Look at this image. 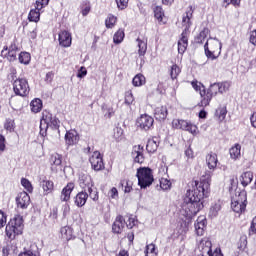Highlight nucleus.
I'll return each instance as SVG.
<instances>
[{"label":"nucleus","instance_id":"39448f33","mask_svg":"<svg viewBox=\"0 0 256 256\" xmlns=\"http://www.w3.org/2000/svg\"><path fill=\"white\" fill-rule=\"evenodd\" d=\"M221 42L217 39L207 40L204 45V53L207 59H211V61H215V59H219L221 55Z\"/></svg>","mask_w":256,"mask_h":256},{"label":"nucleus","instance_id":"423d86ee","mask_svg":"<svg viewBox=\"0 0 256 256\" xmlns=\"http://www.w3.org/2000/svg\"><path fill=\"white\" fill-rule=\"evenodd\" d=\"M21 51L17 39H14L10 45H5L1 50L2 59H7L9 63H15L17 60V54Z\"/></svg>","mask_w":256,"mask_h":256},{"label":"nucleus","instance_id":"2eb2a0df","mask_svg":"<svg viewBox=\"0 0 256 256\" xmlns=\"http://www.w3.org/2000/svg\"><path fill=\"white\" fill-rule=\"evenodd\" d=\"M58 42L60 47L68 48L71 47L73 43V36L71 35V32L67 30H62L58 34Z\"/></svg>","mask_w":256,"mask_h":256},{"label":"nucleus","instance_id":"bb28decb","mask_svg":"<svg viewBox=\"0 0 256 256\" xmlns=\"http://www.w3.org/2000/svg\"><path fill=\"white\" fill-rule=\"evenodd\" d=\"M153 13L159 25H167L168 19L167 16L165 15V10H163L162 6H155L153 8Z\"/></svg>","mask_w":256,"mask_h":256},{"label":"nucleus","instance_id":"de8ad7c7","mask_svg":"<svg viewBox=\"0 0 256 256\" xmlns=\"http://www.w3.org/2000/svg\"><path fill=\"white\" fill-rule=\"evenodd\" d=\"M80 11L83 17H87L91 13V2L83 1L80 5Z\"/></svg>","mask_w":256,"mask_h":256},{"label":"nucleus","instance_id":"a211bd4d","mask_svg":"<svg viewBox=\"0 0 256 256\" xmlns=\"http://www.w3.org/2000/svg\"><path fill=\"white\" fill-rule=\"evenodd\" d=\"M42 121H44L45 125L48 127H52V129H59V119L53 117V114L47 110L42 112Z\"/></svg>","mask_w":256,"mask_h":256},{"label":"nucleus","instance_id":"864d4df0","mask_svg":"<svg viewBox=\"0 0 256 256\" xmlns=\"http://www.w3.org/2000/svg\"><path fill=\"white\" fill-rule=\"evenodd\" d=\"M4 129L9 131V133H13V131H15V120L11 118L6 119V122L4 123Z\"/></svg>","mask_w":256,"mask_h":256},{"label":"nucleus","instance_id":"aec40b11","mask_svg":"<svg viewBox=\"0 0 256 256\" xmlns=\"http://www.w3.org/2000/svg\"><path fill=\"white\" fill-rule=\"evenodd\" d=\"M195 232L198 237H203L207 230V218L205 216H199L194 223Z\"/></svg>","mask_w":256,"mask_h":256},{"label":"nucleus","instance_id":"2f4dec72","mask_svg":"<svg viewBox=\"0 0 256 256\" xmlns=\"http://www.w3.org/2000/svg\"><path fill=\"white\" fill-rule=\"evenodd\" d=\"M87 199H89V194L87 191H81L74 197V203L76 207H85V203H87Z\"/></svg>","mask_w":256,"mask_h":256},{"label":"nucleus","instance_id":"412c9836","mask_svg":"<svg viewBox=\"0 0 256 256\" xmlns=\"http://www.w3.org/2000/svg\"><path fill=\"white\" fill-rule=\"evenodd\" d=\"M127 222H125V218L122 215L116 216L113 224H112V233L115 235H121L123 233V230L125 229V225Z\"/></svg>","mask_w":256,"mask_h":256},{"label":"nucleus","instance_id":"7ed1b4c3","mask_svg":"<svg viewBox=\"0 0 256 256\" xmlns=\"http://www.w3.org/2000/svg\"><path fill=\"white\" fill-rule=\"evenodd\" d=\"M136 177L138 179V185L140 189H147L153 185L155 177L153 176V169L149 167H140L136 171Z\"/></svg>","mask_w":256,"mask_h":256},{"label":"nucleus","instance_id":"7c9ffc66","mask_svg":"<svg viewBox=\"0 0 256 256\" xmlns=\"http://www.w3.org/2000/svg\"><path fill=\"white\" fill-rule=\"evenodd\" d=\"M159 137L153 136L152 138H149L146 145V151L148 153H155L157 149H159Z\"/></svg>","mask_w":256,"mask_h":256},{"label":"nucleus","instance_id":"a19ab883","mask_svg":"<svg viewBox=\"0 0 256 256\" xmlns=\"http://www.w3.org/2000/svg\"><path fill=\"white\" fill-rule=\"evenodd\" d=\"M209 36V28H204L200 33L195 37V43L199 45H203L205 41H207V37Z\"/></svg>","mask_w":256,"mask_h":256},{"label":"nucleus","instance_id":"c85d7f7f","mask_svg":"<svg viewBox=\"0 0 256 256\" xmlns=\"http://www.w3.org/2000/svg\"><path fill=\"white\" fill-rule=\"evenodd\" d=\"M73 189H75V183L69 182L61 191V201H69L71 199V193H73Z\"/></svg>","mask_w":256,"mask_h":256},{"label":"nucleus","instance_id":"c756f323","mask_svg":"<svg viewBox=\"0 0 256 256\" xmlns=\"http://www.w3.org/2000/svg\"><path fill=\"white\" fill-rule=\"evenodd\" d=\"M167 115H169L167 106H158L154 110V117L156 121H165L167 119Z\"/></svg>","mask_w":256,"mask_h":256},{"label":"nucleus","instance_id":"09e8293b","mask_svg":"<svg viewBox=\"0 0 256 256\" xmlns=\"http://www.w3.org/2000/svg\"><path fill=\"white\" fill-rule=\"evenodd\" d=\"M117 25V17L113 14H108L105 20L106 29H113Z\"/></svg>","mask_w":256,"mask_h":256},{"label":"nucleus","instance_id":"49530a36","mask_svg":"<svg viewBox=\"0 0 256 256\" xmlns=\"http://www.w3.org/2000/svg\"><path fill=\"white\" fill-rule=\"evenodd\" d=\"M113 139H115L117 143L125 139V135L123 134V128L115 127L113 129Z\"/></svg>","mask_w":256,"mask_h":256},{"label":"nucleus","instance_id":"dca6fc26","mask_svg":"<svg viewBox=\"0 0 256 256\" xmlns=\"http://www.w3.org/2000/svg\"><path fill=\"white\" fill-rule=\"evenodd\" d=\"M60 238L65 241L66 247H69V241H74L77 236H75L71 226H63L60 228Z\"/></svg>","mask_w":256,"mask_h":256},{"label":"nucleus","instance_id":"603ef678","mask_svg":"<svg viewBox=\"0 0 256 256\" xmlns=\"http://www.w3.org/2000/svg\"><path fill=\"white\" fill-rule=\"evenodd\" d=\"M88 192V197L92 199V201H99V192H97V188L90 187L86 190Z\"/></svg>","mask_w":256,"mask_h":256},{"label":"nucleus","instance_id":"473e14b6","mask_svg":"<svg viewBox=\"0 0 256 256\" xmlns=\"http://www.w3.org/2000/svg\"><path fill=\"white\" fill-rule=\"evenodd\" d=\"M147 38L145 37H138L136 39L137 47H138V55L139 57H145L147 54Z\"/></svg>","mask_w":256,"mask_h":256},{"label":"nucleus","instance_id":"5701e85b","mask_svg":"<svg viewBox=\"0 0 256 256\" xmlns=\"http://www.w3.org/2000/svg\"><path fill=\"white\" fill-rule=\"evenodd\" d=\"M78 182H79L80 187L84 191H87V189H90L91 187H94L93 178H91V175H89L87 173H81L79 175Z\"/></svg>","mask_w":256,"mask_h":256},{"label":"nucleus","instance_id":"69168bd1","mask_svg":"<svg viewBox=\"0 0 256 256\" xmlns=\"http://www.w3.org/2000/svg\"><path fill=\"white\" fill-rule=\"evenodd\" d=\"M249 235H256V216L251 221Z\"/></svg>","mask_w":256,"mask_h":256},{"label":"nucleus","instance_id":"1a4fd4ad","mask_svg":"<svg viewBox=\"0 0 256 256\" xmlns=\"http://www.w3.org/2000/svg\"><path fill=\"white\" fill-rule=\"evenodd\" d=\"M49 5V0H36L35 9H31L28 14L30 23H39L41 21V10Z\"/></svg>","mask_w":256,"mask_h":256},{"label":"nucleus","instance_id":"f8f14e48","mask_svg":"<svg viewBox=\"0 0 256 256\" xmlns=\"http://www.w3.org/2000/svg\"><path fill=\"white\" fill-rule=\"evenodd\" d=\"M184 211L188 217H195L199 211L205 207L203 202H196V201H184Z\"/></svg>","mask_w":256,"mask_h":256},{"label":"nucleus","instance_id":"f03ea898","mask_svg":"<svg viewBox=\"0 0 256 256\" xmlns=\"http://www.w3.org/2000/svg\"><path fill=\"white\" fill-rule=\"evenodd\" d=\"M23 229H25L23 216L17 215L13 219H10L6 225L5 233L10 241H14L18 235H23Z\"/></svg>","mask_w":256,"mask_h":256},{"label":"nucleus","instance_id":"f3484780","mask_svg":"<svg viewBox=\"0 0 256 256\" xmlns=\"http://www.w3.org/2000/svg\"><path fill=\"white\" fill-rule=\"evenodd\" d=\"M15 200L17 207L20 209H27L31 204V197L25 191L18 193Z\"/></svg>","mask_w":256,"mask_h":256},{"label":"nucleus","instance_id":"ea45409f","mask_svg":"<svg viewBox=\"0 0 256 256\" xmlns=\"http://www.w3.org/2000/svg\"><path fill=\"white\" fill-rule=\"evenodd\" d=\"M145 83H147V78L141 73L136 74L132 79L133 87H143Z\"/></svg>","mask_w":256,"mask_h":256},{"label":"nucleus","instance_id":"6e6552de","mask_svg":"<svg viewBox=\"0 0 256 256\" xmlns=\"http://www.w3.org/2000/svg\"><path fill=\"white\" fill-rule=\"evenodd\" d=\"M13 91L18 97H28L31 88L29 87V81L25 78H16L13 83Z\"/></svg>","mask_w":256,"mask_h":256},{"label":"nucleus","instance_id":"e2e57ef3","mask_svg":"<svg viewBox=\"0 0 256 256\" xmlns=\"http://www.w3.org/2000/svg\"><path fill=\"white\" fill-rule=\"evenodd\" d=\"M7 225V214L0 210V229H3Z\"/></svg>","mask_w":256,"mask_h":256},{"label":"nucleus","instance_id":"f704fd0d","mask_svg":"<svg viewBox=\"0 0 256 256\" xmlns=\"http://www.w3.org/2000/svg\"><path fill=\"white\" fill-rule=\"evenodd\" d=\"M51 171H57V167H61L63 163V156L61 154H53L50 158Z\"/></svg>","mask_w":256,"mask_h":256},{"label":"nucleus","instance_id":"6e6d98bb","mask_svg":"<svg viewBox=\"0 0 256 256\" xmlns=\"http://www.w3.org/2000/svg\"><path fill=\"white\" fill-rule=\"evenodd\" d=\"M192 88L194 89V91H198L199 93H201V91H203V89H206L205 85H203V83L198 82L197 79H194L191 82Z\"/></svg>","mask_w":256,"mask_h":256},{"label":"nucleus","instance_id":"4be33fe9","mask_svg":"<svg viewBox=\"0 0 256 256\" xmlns=\"http://www.w3.org/2000/svg\"><path fill=\"white\" fill-rule=\"evenodd\" d=\"M212 247H213V244L211 243V240H209V238H203L198 245L200 255L211 256V252L213 251L211 249Z\"/></svg>","mask_w":256,"mask_h":256},{"label":"nucleus","instance_id":"3c124183","mask_svg":"<svg viewBox=\"0 0 256 256\" xmlns=\"http://www.w3.org/2000/svg\"><path fill=\"white\" fill-rule=\"evenodd\" d=\"M144 253H145V256H157L158 253H157V248L155 247V244L151 243L146 245Z\"/></svg>","mask_w":256,"mask_h":256},{"label":"nucleus","instance_id":"6ab92c4d","mask_svg":"<svg viewBox=\"0 0 256 256\" xmlns=\"http://www.w3.org/2000/svg\"><path fill=\"white\" fill-rule=\"evenodd\" d=\"M193 13H195V9L193 6H189L182 17V26L185 27L184 31H186V33H189V29H191V25H193V22H191Z\"/></svg>","mask_w":256,"mask_h":256},{"label":"nucleus","instance_id":"f257e3e1","mask_svg":"<svg viewBox=\"0 0 256 256\" xmlns=\"http://www.w3.org/2000/svg\"><path fill=\"white\" fill-rule=\"evenodd\" d=\"M192 189H188L184 201H196L203 203L205 197H209L211 189V176H202L200 181L192 180L190 182Z\"/></svg>","mask_w":256,"mask_h":256},{"label":"nucleus","instance_id":"4d7b16f0","mask_svg":"<svg viewBox=\"0 0 256 256\" xmlns=\"http://www.w3.org/2000/svg\"><path fill=\"white\" fill-rule=\"evenodd\" d=\"M160 187L163 189V191L171 189V180H168L167 178H161Z\"/></svg>","mask_w":256,"mask_h":256},{"label":"nucleus","instance_id":"8fccbe9b","mask_svg":"<svg viewBox=\"0 0 256 256\" xmlns=\"http://www.w3.org/2000/svg\"><path fill=\"white\" fill-rule=\"evenodd\" d=\"M125 105H133L135 103V96H133V90H128L124 94Z\"/></svg>","mask_w":256,"mask_h":256},{"label":"nucleus","instance_id":"052dcab7","mask_svg":"<svg viewBox=\"0 0 256 256\" xmlns=\"http://www.w3.org/2000/svg\"><path fill=\"white\" fill-rule=\"evenodd\" d=\"M223 5L228 7L229 5H233V7H241V0H223Z\"/></svg>","mask_w":256,"mask_h":256},{"label":"nucleus","instance_id":"680f3d73","mask_svg":"<svg viewBox=\"0 0 256 256\" xmlns=\"http://www.w3.org/2000/svg\"><path fill=\"white\" fill-rule=\"evenodd\" d=\"M116 4L118 9L123 11L124 9H127V7L129 6V0H116Z\"/></svg>","mask_w":256,"mask_h":256},{"label":"nucleus","instance_id":"9b49d317","mask_svg":"<svg viewBox=\"0 0 256 256\" xmlns=\"http://www.w3.org/2000/svg\"><path fill=\"white\" fill-rule=\"evenodd\" d=\"M91 169L93 171H103L105 169V162L103 161V154L99 151H94L89 158Z\"/></svg>","mask_w":256,"mask_h":256},{"label":"nucleus","instance_id":"c03bdc74","mask_svg":"<svg viewBox=\"0 0 256 256\" xmlns=\"http://www.w3.org/2000/svg\"><path fill=\"white\" fill-rule=\"evenodd\" d=\"M215 117L218 121H225L227 117V106H220L215 111Z\"/></svg>","mask_w":256,"mask_h":256},{"label":"nucleus","instance_id":"0eeeda50","mask_svg":"<svg viewBox=\"0 0 256 256\" xmlns=\"http://www.w3.org/2000/svg\"><path fill=\"white\" fill-rule=\"evenodd\" d=\"M200 101L197 103V107L200 109H205L211 105V101H213V97H217V92L213 90L212 86L208 88H204L200 90Z\"/></svg>","mask_w":256,"mask_h":256},{"label":"nucleus","instance_id":"b1692460","mask_svg":"<svg viewBox=\"0 0 256 256\" xmlns=\"http://www.w3.org/2000/svg\"><path fill=\"white\" fill-rule=\"evenodd\" d=\"M187 35H189L187 30H183L178 40V53H180V55H183V53L187 51V47H189V37H187Z\"/></svg>","mask_w":256,"mask_h":256},{"label":"nucleus","instance_id":"a18cd8bd","mask_svg":"<svg viewBox=\"0 0 256 256\" xmlns=\"http://www.w3.org/2000/svg\"><path fill=\"white\" fill-rule=\"evenodd\" d=\"M124 39H125V30L123 28H120L115 32L113 36V41L116 45H119V43H123Z\"/></svg>","mask_w":256,"mask_h":256},{"label":"nucleus","instance_id":"79ce46f5","mask_svg":"<svg viewBox=\"0 0 256 256\" xmlns=\"http://www.w3.org/2000/svg\"><path fill=\"white\" fill-rule=\"evenodd\" d=\"M30 107L32 113H39V111L43 109V101H41L39 98H35L31 101Z\"/></svg>","mask_w":256,"mask_h":256},{"label":"nucleus","instance_id":"bf43d9fd","mask_svg":"<svg viewBox=\"0 0 256 256\" xmlns=\"http://www.w3.org/2000/svg\"><path fill=\"white\" fill-rule=\"evenodd\" d=\"M47 129H49V126L45 124V121H43V118L40 120V135L41 137H47Z\"/></svg>","mask_w":256,"mask_h":256},{"label":"nucleus","instance_id":"cd10ccee","mask_svg":"<svg viewBox=\"0 0 256 256\" xmlns=\"http://www.w3.org/2000/svg\"><path fill=\"white\" fill-rule=\"evenodd\" d=\"M210 87H212L214 93H227L231 87V82L224 81V82H216L214 84H211Z\"/></svg>","mask_w":256,"mask_h":256},{"label":"nucleus","instance_id":"20e7f679","mask_svg":"<svg viewBox=\"0 0 256 256\" xmlns=\"http://www.w3.org/2000/svg\"><path fill=\"white\" fill-rule=\"evenodd\" d=\"M231 209L234 213L241 215L247 209V192L245 190L236 192L231 200Z\"/></svg>","mask_w":256,"mask_h":256},{"label":"nucleus","instance_id":"58836bf2","mask_svg":"<svg viewBox=\"0 0 256 256\" xmlns=\"http://www.w3.org/2000/svg\"><path fill=\"white\" fill-rule=\"evenodd\" d=\"M168 73H169L172 81H177V79L179 78V75H181V67H179V65H177V64H173L168 69Z\"/></svg>","mask_w":256,"mask_h":256},{"label":"nucleus","instance_id":"4c0bfd02","mask_svg":"<svg viewBox=\"0 0 256 256\" xmlns=\"http://www.w3.org/2000/svg\"><path fill=\"white\" fill-rule=\"evenodd\" d=\"M229 153L231 159H234V161H237V159H241V144L236 143L230 148Z\"/></svg>","mask_w":256,"mask_h":256},{"label":"nucleus","instance_id":"393cba45","mask_svg":"<svg viewBox=\"0 0 256 256\" xmlns=\"http://www.w3.org/2000/svg\"><path fill=\"white\" fill-rule=\"evenodd\" d=\"M65 143L68 147H73L79 143V133L75 130H69L65 134Z\"/></svg>","mask_w":256,"mask_h":256},{"label":"nucleus","instance_id":"338daca9","mask_svg":"<svg viewBox=\"0 0 256 256\" xmlns=\"http://www.w3.org/2000/svg\"><path fill=\"white\" fill-rule=\"evenodd\" d=\"M137 225V220L133 217H129L128 222L126 223V227L128 229H133Z\"/></svg>","mask_w":256,"mask_h":256},{"label":"nucleus","instance_id":"72a5a7b5","mask_svg":"<svg viewBox=\"0 0 256 256\" xmlns=\"http://www.w3.org/2000/svg\"><path fill=\"white\" fill-rule=\"evenodd\" d=\"M239 181H240L242 187H247V186L251 185V182L253 181V172H251V171L243 172L240 175Z\"/></svg>","mask_w":256,"mask_h":256},{"label":"nucleus","instance_id":"ddd939ff","mask_svg":"<svg viewBox=\"0 0 256 256\" xmlns=\"http://www.w3.org/2000/svg\"><path fill=\"white\" fill-rule=\"evenodd\" d=\"M155 124V119L148 115V114H142L137 119V125L141 131H151L153 129V125Z\"/></svg>","mask_w":256,"mask_h":256},{"label":"nucleus","instance_id":"13d9d810","mask_svg":"<svg viewBox=\"0 0 256 256\" xmlns=\"http://www.w3.org/2000/svg\"><path fill=\"white\" fill-rule=\"evenodd\" d=\"M103 111H106L104 114V117H107V119H111L113 115H115V111H113V107H108L107 105L102 106Z\"/></svg>","mask_w":256,"mask_h":256},{"label":"nucleus","instance_id":"37998d69","mask_svg":"<svg viewBox=\"0 0 256 256\" xmlns=\"http://www.w3.org/2000/svg\"><path fill=\"white\" fill-rule=\"evenodd\" d=\"M18 61L21 65H29L31 63V53L22 51L18 55Z\"/></svg>","mask_w":256,"mask_h":256},{"label":"nucleus","instance_id":"774afa93","mask_svg":"<svg viewBox=\"0 0 256 256\" xmlns=\"http://www.w3.org/2000/svg\"><path fill=\"white\" fill-rule=\"evenodd\" d=\"M249 41L256 47V29L250 32Z\"/></svg>","mask_w":256,"mask_h":256},{"label":"nucleus","instance_id":"4468645a","mask_svg":"<svg viewBox=\"0 0 256 256\" xmlns=\"http://www.w3.org/2000/svg\"><path fill=\"white\" fill-rule=\"evenodd\" d=\"M145 148L139 144L132 148L131 157L134 163H139V165L145 163Z\"/></svg>","mask_w":256,"mask_h":256},{"label":"nucleus","instance_id":"a878e982","mask_svg":"<svg viewBox=\"0 0 256 256\" xmlns=\"http://www.w3.org/2000/svg\"><path fill=\"white\" fill-rule=\"evenodd\" d=\"M40 187L42 188L43 195H52L55 192V182L53 180H49L47 178L43 179L40 182Z\"/></svg>","mask_w":256,"mask_h":256},{"label":"nucleus","instance_id":"0e129e2a","mask_svg":"<svg viewBox=\"0 0 256 256\" xmlns=\"http://www.w3.org/2000/svg\"><path fill=\"white\" fill-rule=\"evenodd\" d=\"M7 140L3 134H0V152L3 153L7 149Z\"/></svg>","mask_w":256,"mask_h":256},{"label":"nucleus","instance_id":"5fc2aeb1","mask_svg":"<svg viewBox=\"0 0 256 256\" xmlns=\"http://www.w3.org/2000/svg\"><path fill=\"white\" fill-rule=\"evenodd\" d=\"M21 185L26 189L28 193H33V184H31V181L27 178H22L21 179Z\"/></svg>","mask_w":256,"mask_h":256},{"label":"nucleus","instance_id":"e433bc0d","mask_svg":"<svg viewBox=\"0 0 256 256\" xmlns=\"http://www.w3.org/2000/svg\"><path fill=\"white\" fill-rule=\"evenodd\" d=\"M206 163L209 169H215L217 167V163H219V160L217 159V155L213 152L207 154Z\"/></svg>","mask_w":256,"mask_h":256},{"label":"nucleus","instance_id":"c9c22d12","mask_svg":"<svg viewBox=\"0 0 256 256\" xmlns=\"http://www.w3.org/2000/svg\"><path fill=\"white\" fill-rule=\"evenodd\" d=\"M223 207V202L221 200H217L211 204L210 210H209V217H217L219 215V211H221Z\"/></svg>","mask_w":256,"mask_h":256},{"label":"nucleus","instance_id":"9d476101","mask_svg":"<svg viewBox=\"0 0 256 256\" xmlns=\"http://www.w3.org/2000/svg\"><path fill=\"white\" fill-rule=\"evenodd\" d=\"M173 129H181L182 131H188L192 135H197L199 133V128L197 125L183 119H173L172 120Z\"/></svg>","mask_w":256,"mask_h":256}]
</instances>
